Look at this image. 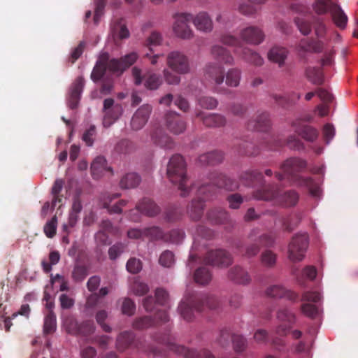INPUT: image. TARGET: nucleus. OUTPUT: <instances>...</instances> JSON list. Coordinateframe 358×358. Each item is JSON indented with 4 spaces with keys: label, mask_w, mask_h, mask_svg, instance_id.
I'll return each mask as SVG.
<instances>
[{
    "label": "nucleus",
    "mask_w": 358,
    "mask_h": 358,
    "mask_svg": "<svg viewBox=\"0 0 358 358\" xmlns=\"http://www.w3.org/2000/svg\"><path fill=\"white\" fill-rule=\"evenodd\" d=\"M83 206L79 196H75L73 198L71 213L70 214L71 222L72 221V220H74V222L77 220L78 215L81 212Z\"/></svg>",
    "instance_id": "obj_42"
},
{
    "label": "nucleus",
    "mask_w": 358,
    "mask_h": 358,
    "mask_svg": "<svg viewBox=\"0 0 358 358\" xmlns=\"http://www.w3.org/2000/svg\"><path fill=\"white\" fill-rule=\"evenodd\" d=\"M51 283L52 287L56 288L59 287L60 291H63L66 289L64 278L59 275H56L55 277L52 278Z\"/></svg>",
    "instance_id": "obj_63"
},
{
    "label": "nucleus",
    "mask_w": 358,
    "mask_h": 358,
    "mask_svg": "<svg viewBox=\"0 0 358 358\" xmlns=\"http://www.w3.org/2000/svg\"><path fill=\"white\" fill-rule=\"evenodd\" d=\"M85 42L80 41L78 46L73 50L69 58V60L72 64H73L82 55L85 48Z\"/></svg>",
    "instance_id": "obj_48"
},
{
    "label": "nucleus",
    "mask_w": 358,
    "mask_h": 358,
    "mask_svg": "<svg viewBox=\"0 0 358 358\" xmlns=\"http://www.w3.org/2000/svg\"><path fill=\"white\" fill-rule=\"evenodd\" d=\"M141 182V178L135 173L125 174L120 181L122 189H131L137 187Z\"/></svg>",
    "instance_id": "obj_28"
},
{
    "label": "nucleus",
    "mask_w": 358,
    "mask_h": 358,
    "mask_svg": "<svg viewBox=\"0 0 358 358\" xmlns=\"http://www.w3.org/2000/svg\"><path fill=\"white\" fill-rule=\"evenodd\" d=\"M336 52L334 50L325 52L323 58L321 59L320 63L322 66H331L334 64V55Z\"/></svg>",
    "instance_id": "obj_54"
},
{
    "label": "nucleus",
    "mask_w": 358,
    "mask_h": 358,
    "mask_svg": "<svg viewBox=\"0 0 358 358\" xmlns=\"http://www.w3.org/2000/svg\"><path fill=\"white\" fill-rule=\"evenodd\" d=\"M197 101L201 107L208 110L214 109L218 105V101L212 96H201Z\"/></svg>",
    "instance_id": "obj_37"
},
{
    "label": "nucleus",
    "mask_w": 358,
    "mask_h": 358,
    "mask_svg": "<svg viewBox=\"0 0 358 358\" xmlns=\"http://www.w3.org/2000/svg\"><path fill=\"white\" fill-rule=\"evenodd\" d=\"M167 176L170 181L178 185L181 190V196H185L188 188L185 184L187 180L186 176V164L181 155H173L167 166Z\"/></svg>",
    "instance_id": "obj_3"
},
{
    "label": "nucleus",
    "mask_w": 358,
    "mask_h": 358,
    "mask_svg": "<svg viewBox=\"0 0 358 358\" xmlns=\"http://www.w3.org/2000/svg\"><path fill=\"white\" fill-rule=\"evenodd\" d=\"M272 127V122L268 112H262L257 115L255 120H250L247 127L248 130L255 132H268Z\"/></svg>",
    "instance_id": "obj_10"
},
{
    "label": "nucleus",
    "mask_w": 358,
    "mask_h": 358,
    "mask_svg": "<svg viewBox=\"0 0 358 358\" xmlns=\"http://www.w3.org/2000/svg\"><path fill=\"white\" fill-rule=\"evenodd\" d=\"M203 202L201 200H193L188 206L187 212L192 220H197L203 215Z\"/></svg>",
    "instance_id": "obj_31"
},
{
    "label": "nucleus",
    "mask_w": 358,
    "mask_h": 358,
    "mask_svg": "<svg viewBox=\"0 0 358 358\" xmlns=\"http://www.w3.org/2000/svg\"><path fill=\"white\" fill-rule=\"evenodd\" d=\"M56 329V317L52 311L46 315V334L54 331Z\"/></svg>",
    "instance_id": "obj_53"
},
{
    "label": "nucleus",
    "mask_w": 358,
    "mask_h": 358,
    "mask_svg": "<svg viewBox=\"0 0 358 358\" xmlns=\"http://www.w3.org/2000/svg\"><path fill=\"white\" fill-rule=\"evenodd\" d=\"M294 23L299 31L304 36L308 35L312 31L311 22L303 17H295Z\"/></svg>",
    "instance_id": "obj_32"
},
{
    "label": "nucleus",
    "mask_w": 358,
    "mask_h": 358,
    "mask_svg": "<svg viewBox=\"0 0 358 358\" xmlns=\"http://www.w3.org/2000/svg\"><path fill=\"white\" fill-rule=\"evenodd\" d=\"M166 64L169 69L178 74H187L190 71L189 59L180 51L170 52L166 57Z\"/></svg>",
    "instance_id": "obj_7"
},
{
    "label": "nucleus",
    "mask_w": 358,
    "mask_h": 358,
    "mask_svg": "<svg viewBox=\"0 0 358 358\" xmlns=\"http://www.w3.org/2000/svg\"><path fill=\"white\" fill-rule=\"evenodd\" d=\"M195 27L203 32L208 33L213 30V21L206 12H200L192 20Z\"/></svg>",
    "instance_id": "obj_17"
},
{
    "label": "nucleus",
    "mask_w": 358,
    "mask_h": 358,
    "mask_svg": "<svg viewBox=\"0 0 358 358\" xmlns=\"http://www.w3.org/2000/svg\"><path fill=\"white\" fill-rule=\"evenodd\" d=\"M229 278L236 283L245 285L250 282L248 273L241 267H234L229 272Z\"/></svg>",
    "instance_id": "obj_24"
},
{
    "label": "nucleus",
    "mask_w": 358,
    "mask_h": 358,
    "mask_svg": "<svg viewBox=\"0 0 358 358\" xmlns=\"http://www.w3.org/2000/svg\"><path fill=\"white\" fill-rule=\"evenodd\" d=\"M163 73L165 81L169 85H178L180 83V77L179 76L171 72L167 69H164Z\"/></svg>",
    "instance_id": "obj_52"
},
{
    "label": "nucleus",
    "mask_w": 358,
    "mask_h": 358,
    "mask_svg": "<svg viewBox=\"0 0 358 358\" xmlns=\"http://www.w3.org/2000/svg\"><path fill=\"white\" fill-rule=\"evenodd\" d=\"M257 199L273 201L275 204L283 206H292L295 205L299 199L296 192L291 191L278 195L273 190L268 189L256 196Z\"/></svg>",
    "instance_id": "obj_5"
},
{
    "label": "nucleus",
    "mask_w": 358,
    "mask_h": 358,
    "mask_svg": "<svg viewBox=\"0 0 358 358\" xmlns=\"http://www.w3.org/2000/svg\"><path fill=\"white\" fill-rule=\"evenodd\" d=\"M178 310L185 320L187 321H190L192 320V309L187 304H186L184 302H182L178 307Z\"/></svg>",
    "instance_id": "obj_56"
},
{
    "label": "nucleus",
    "mask_w": 358,
    "mask_h": 358,
    "mask_svg": "<svg viewBox=\"0 0 358 358\" xmlns=\"http://www.w3.org/2000/svg\"><path fill=\"white\" fill-rule=\"evenodd\" d=\"M124 246L122 243H117L110 248L108 255L111 259H115L123 251Z\"/></svg>",
    "instance_id": "obj_59"
},
{
    "label": "nucleus",
    "mask_w": 358,
    "mask_h": 358,
    "mask_svg": "<svg viewBox=\"0 0 358 358\" xmlns=\"http://www.w3.org/2000/svg\"><path fill=\"white\" fill-rule=\"evenodd\" d=\"M107 313L104 310H101L96 313V322L101 326V327L105 331L109 332L110 331V327L108 325L103 323L104 320L107 318Z\"/></svg>",
    "instance_id": "obj_61"
},
{
    "label": "nucleus",
    "mask_w": 358,
    "mask_h": 358,
    "mask_svg": "<svg viewBox=\"0 0 358 358\" xmlns=\"http://www.w3.org/2000/svg\"><path fill=\"white\" fill-rule=\"evenodd\" d=\"M240 55L243 60L255 66H262L264 63L263 58L257 52L246 47L242 48Z\"/></svg>",
    "instance_id": "obj_23"
},
{
    "label": "nucleus",
    "mask_w": 358,
    "mask_h": 358,
    "mask_svg": "<svg viewBox=\"0 0 358 358\" xmlns=\"http://www.w3.org/2000/svg\"><path fill=\"white\" fill-rule=\"evenodd\" d=\"M223 159V155L221 152L215 151L204 154L199 157V161L201 164L215 165L220 163Z\"/></svg>",
    "instance_id": "obj_30"
},
{
    "label": "nucleus",
    "mask_w": 358,
    "mask_h": 358,
    "mask_svg": "<svg viewBox=\"0 0 358 358\" xmlns=\"http://www.w3.org/2000/svg\"><path fill=\"white\" fill-rule=\"evenodd\" d=\"M194 279L197 283L206 285L211 280V274L206 268H201L196 271Z\"/></svg>",
    "instance_id": "obj_35"
},
{
    "label": "nucleus",
    "mask_w": 358,
    "mask_h": 358,
    "mask_svg": "<svg viewBox=\"0 0 358 358\" xmlns=\"http://www.w3.org/2000/svg\"><path fill=\"white\" fill-rule=\"evenodd\" d=\"M301 310L303 315L309 317H314L317 313V307L311 303H303Z\"/></svg>",
    "instance_id": "obj_44"
},
{
    "label": "nucleus",
    "mask_w": 358,
    "mask_h": 358,
    "mask_svg": "<svg viewBox=\"0 0 358 358\" xmlns=\"http://www.w3.org/2000/svg\"><path fill=\"white\" fill-rule=\"evenodd\" d=\"M314 21V30L315 34L317 38H323L325 36L327 28L323 20L320 17H315Z\"/></svg>",
    "instance_id": "obj_40"
},
{
    "label": "nucleus",
    "mask_w": 358,
    "mask_h": 358,
    "mask_svg": "<svg viewBox=\"0 0 358 358\" xmlns=\"http://www.w3.org/2000/svg\"><path fill=\"white\" fill-rule=\"evenodd\" d=\"M248 110V108L241 103H231L228 106V111L231 115L242 117L245 115Z\"/></svg>",
    "instance_id": "obj_34"
},
{
    "label": "nucleus",
    "mask_w": 358,
    "mask_h": 358,
    "mask_svg": "<svg viewBox=\"0 0 358 358\" xmlns=\"http://www.w3.org/2000/svg\"><path fill=\"white\" fill-rule=\"evenodd\" d=\"M161 83L162 80L160 77L155 73H151L145 80V86L149 90H156Z\"/></svg>",
    "instance_id": "obj_41"
},
{
    "label": "nucleus",
    "mask_w": 358,
    "mask_h": 358,
    "mask_svg": "<svg viewBox=\"0 0 358 358\" xmlns=\"http://www.w3.org/2000/svg\"><path fill=\"white\" fill-rule=\"evenodd\" d=\"M275 262L276 256L273 252L266 250L262 253V262L264 265L266 266H271L275 264Z\"/></svg>",
    "instance_id": "obj_47"
},
{
    "label": "nucleus",
    "mask_w": 358,
    "mask_h": 358,
    "mask_svg": "<svg viewBox=\"0 0 358 358\" xmlns=\"http://www.w3.org/2000/svg\"><path fill=\"white\" fill-rule=\"evenodd\" d=\"M306 167V161L299 158H290L282 164V169L284 175L277 173L276 177L281 180L285 177H291L294 184L297 186H304L308 188L313 195L316 196L318 188L315 187L314 182L311 178L299 177L296 173Z\"/></svg>",
    "instance_id": "obj_2"
},
{
    "label": "nucleus",
    "mask_w": 358,
    "mask_h": 358,
    "mask_svg": "<svg viewBox=\"0 0 358 358\" xmlns=\"http://www.w3.org/2000/svg\"><path fill=\"white\" fill-rule=\"evenodd\" d=\"M132 291L136 295L141 296L147 293L148 291V286L138 280L134 281L132 285Z\"/></svg>",
    "instance_id": "obj_57"
},
{
    "label": "nucleus",
    "mask_w": 358,
    "mask_h": 358,
    "mask_svg": "<svg viewBox=\"0 0 358 358\" xmlns=\"http://www.w3.org/2000/svg\"><path fill=\"white\" fill-rule=\"evenodd\" d=\"M205 78L210 82L220 85L224 80V69L220 64L210 62L205 67Z\"/></svg>",
    "instance_id": "obj_12"
},
{
    "label": "nucleus",
    "mask_w": 358,
    "mask_h": 358,
    "mask_svg": "<svg viewBox=\"0 0 358 358\" xmlns=\"http://www.w3.org/2000/svg\"><path fill=\"white\" fill-rule=\"evenodd\" d=\"M135 310V304L129 299H124L122 306V312L123 314L131 315Z\"/></svg>",
    "instance_id": "obj_55"
},
{
    "label": "nucleus",
    "mask_w": 358,
    "mask_h": 358,
    "mask_svg": "<svg viewBox=\"0 0 358 358\" xmlns=\"http://www.w3.org/2000/svg\"><path fill=\"white\" fill-rule=\"evenodd\" d=\"M152 111L151 106L145 104L140 107L136 112L134 113V122L136 121L137 118H140L142 122H147Z\"/></svg>",
    "instance_id": "obj_36"
},
{
    "label": "nucleus",
    "mask_w": 358,
    "mask_h": 358,
    "mask_svg": "<svg viewBox=\"0 0 358 358\" xmlns=\"http://www.w3.org/2000/svg\"><path fill=\"white\" fill-rule=\"evenodd\" d=\"M136 210L148 216H155L159 212V208L150 199H144L137 205Z\"/></svg>",
    "instance_id": "obj_22"
},
{
    "label": "nucleus",
    "mask_w": 358,
    "mask_h": 358,
    "mask_svg": "<svg viewBox=\"0 0 358 358\" xmlns=\"http://www.w3.org/2000/svg\"><path fill=\"white\" fill-rule=\"evenodd\" d=\"M107 171L112 173V169L108 166L106 159L101 156L96 157L91 164L92 177L95 179H99Z\"/></svg>",
    "instance_id": "obj_19"
},
{
    "label": "nucleus",
    "mask_w": 358,
    "mask_h": 358,
    "mask_svg": "<svg viewBox=\"0 0 358 358\" xmlns=\"http://www.w3.org/2000/svg\"><path fill=\"white\" fill-rule=\"evenodd\" d=\"M196 116L208 127H223L227 122L226 117L219 113H205L203 111H199L196 113Z\"/></svg>",
    "instance_id": "obj_15"
},
{
    "label": "nucleus",
    "mask_w": 358,
    "mask_h": 358,
    "mask_svg": "<svg viewBox=\"0 0 358 358\" xmlns=\"http://www.w3.org/2000/svg\"><path fill=\"white\" fill-rule=\"evenodd\" d=\"M306 76L314 85H320L324 82V74L321 68L308 66L306 69Z\"/></svg>",
    "instance_id": "obj_25"
},
{
    "label": "nucleus",
    "mask_w": 358,
    "mask_h": 358,
    "mask_svg": "<svg viewBox=\"0 0 358 358\" xmlns=\"http://www.w3.org/2000/svg\"><path fill=\"white\" fill-rule=\"evenodd\" d=\"M241 70L238 68L229 69L226 73H224L226 85L231 87H238L241 79Z\"/></svg>",
    "instance_id": "obj_26"
},
{
    "label": "nucleus",
    "mask_w": 358,
    "mask_h": 358,
    "mask_svg": "<svg viewBox=\"0 0 358 358\" xmlns=\"http://www.w3.org/2000/svg\"><path fill=\"white\" fill-rule=\"evenodd\" d=\"M165 122L167 128L170 131L179 134L185 131L186 122L177 113L169 111L165 115Z\"/></svg>",
    "instance_id": "obj_13"
},
{
    "label": "nucleus",
    "mask_w": 358,
    "mask_h": 358,
    "mask_svg": "<svg viewBox=\"0 0 358 358\" xmlns=\"http://www.w3.org/2000/svg\"><path fill=\"white\" fill-rule=\"evenodd\" d=\"M313 9L317 15L330 13L336 25L344 29L348 22V16L339 5L332 0H315L313 3Z\"/></svg>",
    "instance_id": "obj_4"
},
{
    "label": "nucleus",
    "mask_w": 358,
    "mask_h": 358,
    "mask_svg": "<svg viewBox=\"0 0 358 358\" xmlns=\"http://www.w3.org/2000/svg\"><path fill=\"white\" fill-rule=\"evenodd\" d=\"M278 318L281 321L292 323L294 321V315L287 310H282L278 313Z\"/></svg>",
    "instance_id": "obj_64"
},
{
    "label": "nucleus",
    "mask_w": 358,
    "mask_h": 358,
    "mask_svg": "<svg viewBox=\"0 0 358 358\" xmlns=\"http://www.w3.org/2000/svg\"><path fill=\"white\" fill-rule=\"evenodd\" d=\"M173 30L175 34L182 39H190L193 37V31L188 25L192 19V15L187 13L175 15Z\"/></svg>",
    "instance_id": "obj_8"
},
{
    "label": "nucleus",
    "mask_w": 358,
    "mask_h": 358,
    "mask_svg": "<svg viewBox=\"0 0 358 358\" xmlns=\"http://www.w3.org/2000/svg\"><path fill=\"white\" fill-rule=\"evenodd\" d=\"M106 0H96V8L94 15V21L97 24L99 21L100 17L103 13V10L106 6Z\"/></svg>",
    "instance_id": "obj_51"
},
{
    "label": "nucleus",
    "mask_w": 358,
    "mask_h": 358,
    "mask_svg": "<svg viewBox=\"0 0 358 358\" xmlns=\"http://www.w3.org/2000/svg\"><path fill=\"white\" fill-rule=\"evenodd\" d=\"M206 262L209 264L227 266L231 263V258L227 252L220 250L208 252Z\"/></svg>",
    "instance_id": "obj_16"
},
{
    "label": "nucleus",
    "mask_w": 358,
    "mask_h": 358,
    "mask_svg": "<svg viewBox=\"0 0 358 358\" xmlns=\"http://www.w3.org/2000/svg\"><path fill=\"white\" fill-rule=\"evenodd\" d=\"M296 134H317V130L306 124V122L301 119H297L292 124Z\"/></svg>",
    "instance_id": "obj_29"
},
{
    "label": "nucleus",
    "mask_w": 358,
    "mask_h": 358,
    "mask_svg": "<svg viewBox=\"0 0 358 358\" xmlns=\"http://www.w3.org/2000/svg\"><path fill=\"white\" fill-rule=\"evenodd\" d=\"M308 245V237L306 234L294 236L289 245L288 257L292 262H300L305 256Z\"/></svg>",
    "instance_id": "obj_6"
},
{
    "label": "nucleus",
    "mask_w": 358,
    "mask_h": 358,
    "mask_svg": "<svg viewBox=\"0 0 358 358\" xmlns=\"http://www.w3.org/2000/svg\"><path fill=\"white\" fill-rule=\"evenodd\" d=\"M288 50L286 48L280 46L273 47L268 53L269 60L277 63L280 67L285 64V60L287 57Z\"/></svg>",
    "instance_id": "obj_21"
},
{
    "label": "nucleus",
    "mask_w": 358,
    "mask_h": 358,
    "mask_svg": "<svg viewBox=\"0 0 358 358\" xmlns=\"http://www.w3.org/2000/svg\"><path fill=\"white\" fill-rule=\"evenodd\" d=\"M162 41V35L157 31H152L145 41V46L152 52V47L159 45Z\"/></svg>",
    "instance_id": "obj_38"
},
{
    "label": "nucleus",
    "mask_w": 358,
    "mask_h": 358,
    "mask_svg": "<svg viewBox=\"0 0 358 358\" xmlns=\"http://www.w3.org/2000/svg\"><path fill=\"white\" fill-rule=\"evenodd\" d=\"M238 11L244 15L251 16L257 13V8L252 5L243 3L238 6Z\"/></svg>",
    "instance_id": "obj_58"
},
{
    "label": "nucleus",
    "mask_w": 358,
    "mask_h": 358,
    "mask_svg": "<svg viewBox=\"0 0 358 358\" xmlns=\"http://www.w3.org/2000/svg\"><path fill=\"white\" fill-rule=\"evenodd\" d=\"M320 300V294L317 292H306L302 295L303 303H317Z\"/></svg>",
    "instance_id": "obj_49"
},
{
    "label": "nucleus",
    "mask_w": 358,
    "mask_h": 358,
    "mask_svg": "<svg viewBox=\"0 0 358 358\" xmlns=\"http://www.w3.org/2000/svg\"><path fill=\"white\" fill-rule=\"evenodd\" d=\"M103 120L104 127H109L116 120H117L122 113V107L120 104H114V100L111 98L106 99L103 101Z\"/></svg>",
    "instance_id": "obj_9"
},
{
    "label": "nucleus",
    "mask_w": 358,
    "mask_h": 358,
    "mask_svg": "<svg viewBox=\"0 0 358 358\" xmlns=\"http://www.w3.org/2000/svg\"><path fill=\"white\" fill-rule=\"evenodd\" d=\"M271 97L275 101V102L280 106L284 108H287L294 104L292 99L287 96H282L277 94H272Z\"/></svg>",
    "instance_id": "obj_39"
},
{
    "label": "nucleus",
    "mask_w": 358,
    "mask_h": 358,
    "mask_svg": "<svg viewBox=\"0 0 358 358\" xmlns=\"http://www.w3.org/2000/svg\"><path fill=\"white\" fill-rule=\"evenodd\" d=\"M84 85L85 80L83 77L77 78L72 84L68 98V106L71 109L78 107Z\"/></svg>",
    "instance_id": "obj_14"
},
{
    "label": "nucleus",
    "mask_w": 358,
    "mask_h": 358,
    "mask_svg": "<svg viewBox=\"0 0 358 358\" xmlns=\"http://www.w3.org/2000/svg\"><path fill=\"white\" fill-rule=\"evenodd\" d=\"M241 39L251 45H259L264 40L263 31L255 26H250L241 30L239 34Z\"/></svg>",
    "instance_id": "obj_11"
},
{
    "label": "nucleus",
    "mask_w": 358,
    "mask_h": 358,
    "mask_svg": "<svg viewBox=\"0 0 358 358\" xmlns=\"http://www.w3.org/2000/svg\"><path fill=\"white\" fill-rule=\"evenodd\" d=\"M159 262L164 267H171L174 263V255L170 251H165L161 255Z\"/></svg>",
    "instance_id": "obj_43"
},
{
    "label": "nucleus",
    "mask_w": 358,
    "mask_h": 358,
    "mask_svg": "<svg viewBox=\"0 0 358 358\" xmlns=\"http://www.w3.org/2000/svg\"><path fill=\"white\" fill-rule=\"evenodd\" d=\"M211 54L213 57L220 63L226 65L234 64V58L230 51L220 45H215L211 48Z\"/></svg>",
    "instance_id": "obj_18"
},
{
    "label": "nucleus",
    "mask_w": 358,
    "mask_h": 358,
    "mask_svg": "<svg viewBox=\"0 0 358 358\" xmlns=\"http://www.w3.org/2000/svg\"><path fill=\"white\" fill-rule=\"evenodd\" d=\"M142 268L141 262L136 258H131L127 263V269L131 273H137Z\"/></svg>",
    "instance_id": "obj_45"
},
{
    "label": "nucleus",
    "mask_w": 358,
    "mask_h": 358,
    "mask_svg": "<svg viewBox=\"0 0 358 358\" xmlns=\"http://www.w3.org/2000/svg\"><path fill=\"white\" fill-rule=\"evenodd\" d=\"M138 57L136 52H132L121 57L120 59H110L108 53L102 52L99 55L93 69L91 73V78L94 82L99 80L107 70L112 73H122L125 69L135 63Z\"/></svg>",
    "instance_id": "obj_1"
},
{
    "label": "nucleus",
    "mask_w": 358,
    "mask_h": 358,
    "mask_svg": "<svg viewBox=\"0 0 358 358\" xmlns=\"http://www.w3.org/2000/svg\"><path fill=\"white\" fill-rule=\"evenodd\" d=\"M171 349L176 353L184 355L185 358H215L210 352L206 350L197 353L194 350L175 344L171 345Z\"/></svg>",
    "instance_id": "obj_20"
},
{
    "label": "nucleus",
    "mask_w": 358,
    "mask_h": 358,
    "mask_svg": "<svg viewBox=\"0 0 358 358\" xmlns=\"http://www.w3.org/2000/svg\"><path fill=\"white\" fill-rule=\"evenodd\" d=\"M232 341L233 347L236 352H240L245 349L246 342L245 340L241 336H234Z\"/></svg>",
    "instance_id": "obj_50"
},
{
    "label": "nucleus",
    "mask_w": 358,
    "mask_h": 358,
    "mask_svg": "<svg viewBox=\"0 0 358 358\" xmlns=\"http://www.w3.org/2000/svg\"><path fill=\"white\" fill-rule=\"evenodd\" d=\"M133 336L131 333L129 332H124L123 334H121L117 340V347L123 350L126 346L129 345L130 344L131 341L132 340Z\"/></svg>",
    "instance_id": "obj_46"
},
{
    "label": "nucleus",
    "mask_w": 358,
    "mask_h": 358,
    "mask_svg": "<svg viewBox=\"0 0 358 358\" xmlns=\"http://www.w3.org/2000/svg\"><path fill=\"white\" fill-rule=\"evenodd\" d=\"M157 138L155 141H157L160 146L166 149H170L173 147V143L172 142L169 136H156Z\"/></svg>",
    "instance_id": "obj_60"
},
{
    "label": "nucleus",
    "mask_w": 358,
    "mask_h": 358,
    "mask_svg": "<svg viewBox=\"0 0 358 358\" xmlns=\"http://www.w3.org/2000/svg\"><path fill=\"white\" fill-rule=\"evenodd\" d=\"M266 294L273 298H282L287 296L289 299L296 298V295L288 292L283 286L275 285L270 286L266 289Z\"/></svg>",
    "instance_id": "obj_27"
},
{
    "label": "nucleus",
    "mask_w": 358,
    "mask_h": 358,
    "mask_svg": "<svg viewBox=\"0 0 358 358\" xmlns=\"http://www.w3.org/2000/svg\"><path fill=\"white\" fill-rule=\"evenodd\" d=\"M57 217H53L52 220L46 224V236L49 238L53 237L57 230Z\"/></svg>",
    "instance_id": "obj_62"
},
{
    "label": "nucleus",
    "mask_w": 358,
    "mask_h": 358,
    "mask_svg": "<svg viewBox=\"0 0 358 358\" xmlns=\"http://www.w3.org/2000/svg\"><path fill=\"white\" fill-rule=\"evenodd\" d=\"M220 41L226 45L235 47L236 48L234 50L236 54H239L238 48H243L242 46V43H241V41L236 36H232L231 34H223L220 37Z\"/></svg>",
    "instance_id": "obj_33"
}]
</instances>
